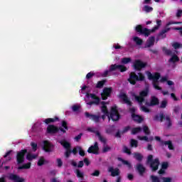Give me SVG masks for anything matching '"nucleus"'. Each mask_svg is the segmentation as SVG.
I'll return each mask as SVG.
<instances>
[{
    "label": "nucleus",
    "instance_id": "f257e3e1",
    "mask_svg": "<svg viewBox=\"0 0 182 182\" xmlns=\"http://www.w3.org/2000/svg\"><path fill=\"white\" fill-rule=\"evenodd\" d=\"M101 105H102L101 110L105 116H107L109 120L112 119V122H118V120H120V114L119 113V110H117V106L112 107L111 108L110 113L109 114L107 106H106L107 102L102 101L101 102Z\"/></svg>",
    "mask_w": 182,
    "mask_h": 182
},
{
    "label": "nucleus",
    "instance_id": "f03ea898",
    "mask_svg": "<svg viewBox=\"0 0 182 182\" xmlns=\"http://www.w3.org/2000/svg\"><path fill=\"white\" fill-rule=\"evenodd\" d=\"M147 96H149V89L147 88L141 91L139 95H136V94L133 95V97H134L136 102L141 106L140 110L144 113H150V109L147 108V107L143 105V103L146 102V97H147Z\"/></svg>",
    "mask_w": 182,
    "mask_h": 182
},
{
    "label": "nucleus",
    "instance_id": "7ed1b4c3",
    "mask_svg": "<svg viewBox=\"0 0 182 182\" xmlns=\"http://www.w3.org/2000/svg\"><path fill=\"white\" fill-rule=\"evenodd\" d=\"M160 26H161V20H156V26H155L153 28L149 29L147 28H143L142 25H137L135 28L136 32L140 33V35H144V36L148 37L151 35V33H154L156 31H159L160 29Z\"/></svg>",
    "mask_w": 182,
    "mask_h": 182
},
{
    "label": "nucleus",
    "instance_id": "20e7f679",
    "mask_svg": "<svg viewBox=\"0 0 182 182\" xmlns=\"http://www.w3.org/2000/svg\"><path fill=\"white\" fill-rule=\"evenodd\" d=\"M145 79L144 75L141 73H139L138 75H136V73L132 72L129 74V77L128 78L127 81L130 85L134 86L137 82H143Z\"/></svg>",
    "mask_w": 182,
    "mask_h": 182
},
{
    "label": "nucleus",
    "instance_id": "39448f33",
    "mask_svg": "<svg viewBox=\"0 0 182 182\" xmlns=\"http://www.w3.org/2000/svg\"><path fill=\"white\" fill-rule=\"evenodd\" d=\"M114 70H119L121 73L126 72L127 70V67L124 65L112 64L109 66V69L104 72L102 77H107V75H109L110 72H114Z\"/></svg>",
    "mask_w": 182,
    "mask_h": 182
},
{
    "label": "nucleus",
    "instance_id": "423d86ee",
    "mask_svg": "<svg viewBox=\"0 0 182 182\" xmlns=\"http://www.w3.org/2000/svg\"><path fill=\"white\" fill-rule=\"evenodd\" d=\"M146 162L149 164L151 171H157L159 170V166H160V160L159 158L153 159V155L150 154L147 157Z\"/></svg>",
    "mask_w": 182,
    "mask_h": 182
},
{
    "label": "nucleus",
    "instance_id": "0eeeda50",
    "mask_svg": "<svg viewBox=\"0 0 182 182\" xmlns=\"http://www.w3.org/2000/svg\"><path fill=\"white\" fill-rule=\"evenodd\" d=\"M154 120L155 122L160 121L161 122H163L164 120H166L167 124V127L170 128L171 126H173V124L171 123V118H170V115H165L164 113L160 112L159 116V114H156L154 117Z\"/></svg>",
    "mask_w": 182,
    "mask_h": 182
},
{
    "label": "nucleus",
    "instance_id": "6e6552de",
    "mask_svg": "<svg viewBox=\"0 0 182 182\" xmlns=\"http://www.w3.org/2000/svg\"><path fill=\"white\" fill-rule=\"evenodd\" d=\"M60 144H61V146L65 149V156L66 159H69L70 157V154H72V149H70L72 146L70 145V143L63 139L60 141Z\"/></svg>",
    "mask_w": 182,
    "mask_h": 182
},
{
    "label": "nucleus",
    "instance_id": "1a4fd4ad",
    "mask_svg": "<svg viewBox=\"0 0 182 182\" xmlns=\"http://www.w3.org/2000/svg\"><path fill=\"white\" fill-rule=\"evenodd\" d=\"M28 153V149H24L17 152L16 161L17 164H22L25 162V155Z\"/></svg>",
    "mask_w": 182,
    "mask_h": 182
},
{
    "label": "nucleus",
    "instance_id": "9d476101",
    "mask_svg": "<svg viewBox=\"0 0 182 182\" xmlns=\"http://www.w3.org/2000/svg\"><path fill=\"white\" fill-rule=\"evenodd\" d=\"M112 92H113L112 87H104L102 92L101 93V98L103 100H107V98L112 96Z\"/></svg>",
    "mask_w": 182,
    "mask_h": 182
},
{
    "label": "nucleus",
    "instance_id": "9b49d317",
    "mask_svg": "<svg viewBox=\"0 0 182 182\" xmlns=\"http://www.w3.org/2000/svg\"><path fill=\"white\" fill-rule=\"evenodd\" d=\"M160 105V100L157 98L156 96H151L150 99V102H146L145 105L148 107H154V106H159Z\"/></svg>",
    "mask_w": 182,
    "mask_h": 182
},
{
    "label": "nucleus",
    "instance_id": "f8f14e48",
    "mask_svg": "<svg viewBox=\"0 0 182 182\" xmlns=\"http://www.w3.org/2000/svg\"><path fill=\"white\" fill-rule=\"evenodd\" d=\"M147 64L146 63H143L140 60H136L134 63V68L135 70H141L143 68H146Z\"/></svg>",
    "mask_w": 182,
    "mask_h": 182
},
{
    "label": "nucleus",
    "instance_id": "ddd939ff",
    "mask_svg": "<svg viewBox=\"0 0 182 182\" xmlns=\"http://www.w3.org/2000/svg\"><path fill=\"white\" fill-rule=\"evenodd\" d=\"M118 97H119V99H122V100H123L125 105H127L128 106H130V107L133 106V102L130 101V100L129 99V97H127V95H126V93L124 92L119 93V95H118Z\"/></svg>",
    "mask_w": 182,
    "mask_h": 182
},
{
    "label": "nucleus",
    "instance_id": "4468645a",
    "mask_svg": "<svg viewBox=\"0 0 182 182\" xmlns=\"http://www.w3.org/2000/svg\"><path fill=\"white\" fill-rule=\"evenodd\" d=\"M85 114V117L90 119V120H92V122H95V123H99L100 122V115L90 114L87 112H86Z\"/></svg>",
    "mask_w": 182,
    "mask_h": 182
},
{
    "label": "nucleus",
    "instance_id": "2eb2a0df",
    "mask_svg": "<svg viewBox=\"0 0 182 182\" xmlns=\"http://www.w3.org/2000/svg\"><path fill=\"white\" fill-rule=\"evenodd\" d=\"M87 153L91 154H99V144L96 141L94 145L90 146L87 149Z\"/></svg>",
    "mask_w": 182,
    "mask_h": 182
},
{
    "label": "nucleus",
    "instance_id": "dca6fc26",
    "mask_svg": "<svg viewBox=\"0 0 182 182\" xmlns=\"http://www.w3.org/2000/svg\"><path fill=\"white\" fill-rule=\"evenodd\" d=\"M58 132H59V127L53 124H49L47 127L46 133H48V134H56V133H58Z\"/></svg>",
    "mask_w": 182,
    "mask_h": 182
},
{
    "label": "nucleus",
    "instance_id": "f3484780",
    "mask_svg": "<svg viewBox=\"0 0 182 182\" xmlns=\"http://www.w3.org/2000/svg\"><path fill=\"white\" fill-rule=\"evenodd\" d=\"M9 180L14 182H25V178H21L15 173H10L9 176Z\"/></svg>",
    "mask_w": 182,
    "mask_h": 182
},
{
    "label": "nucleus",
    "instance_id": "a211bd4d",
    "mask_svg": "<svg viewBox=\"0 0 182 182\" xmlns=\"http://www.w3.org/2000/svg\"><path fill=\"white\" fill-rule=\"evenodd\" d=\"M54 147L53 144H50L49 141H43V150L46 151V153L52 152V149Z\"/></svg>",
    "mask_w": 182,
    "mask_h": 182
},
{
    "label": "nucleus",
    "instance_id": "6ab92c4d",
    "mask_svg": "<svg viewBox=\"0 0 182 182\" xmlns=\"http://www.w3.org/2000/svg\"><path fill=\"white\" fill-rule=\"evenodd\" d=\"M161 77L160 73H155L154 75L151 74V73L148 72V79L149 80H153V82H159V79Z\"/></svg>",
    "mask_w": 182,
    "mask_h": 182
},
{
    "label": "nucleus",
    "instance_id": "aec40b11",
    "mask_svg": "<svg viewBox=\"0 0 182 182\" xmlns=\"http://www.w3.org/2000/svg\"><path fill=\"white\" fill-rule=\"evenodd\" d=\"M136 168L139 176L143 177V176H144V173H146V167H144V166H143V164H136Z\"/></svg>",
    "mask_w": 182,
    "mask_h": 182
},
{
    "label": "nucleus",
    "instance_id": "412c9836",
    "mask_svg": "<svg viewBox=\"0 0 182 182\" xmlns=\"http://www.w3.org/2000/svg\"><path fill=\"white\" fill-rule=\"evenodd\" d=\"M108 171L111 173L112 177H116L120 175V171L119 168H116L114 169L113 166H111L108 168Z\"/></svg>",
    "mask_w": 182,
    "mask_h": 182
},
{
    "label": "nucleus",
    "instance_id": "4be33fe9",
    "mask_svg": "<svg viewBox=\"0 0 182 182\" xmlns=\"http://www.w3.org/2000/svg\"><path fill=\"white\" fill-rule=\"evenodd\" d=\"M154 42H156V37L154 36L149 37L146 41L145 48H151V46H154Z\"/></svg>",
    "mask_w": 182,
    "mask_h": 182
},
{
    "label": "nucleus",
    "instance_id": "5701e85b",
    "mask_svg": "<svg viewBox=\"0 0 182 182\" xmlns=\"http://www.w3.org/2000/svg\"><path fill=\"white\" fill-rule=\"evenodd\" d=\"M171 28H167L166 27L164 29H163L161 31H160L158 34V38H161V39H165V38H167V32L170 31Z\"/></svg>",
    "mask_w": 182,
    "mask_h": 182
},
{
    "label": "nucleus",
    "instance_id": "b1692460",
    "mask_svg": "<svg viewBox=\"0 0 182 182\" xmlns=\"http://www.w3.org/2000/svg\"><path fill=\"white\" fill-rule=\"evenodd\" d=\"M43 122L46 124H50V123H55V122H59V117H55L54 118H47Z\"/></svg>",
    "mask_w": 182,
    "mask_h": 182
},
{
    "label": "nucleus",
    "instance_id": "393cba45",
    "mask_svg": "<svg viewBox=\"0 0 182 182\" xmlns=\"http://www.w3.org/2000/svg\"><path fill=\"white\" fill-rule=\"evenodd\" d=\"M87 97H91L94 100V102H98V104H100V98L97 96H96V94H92V93H87L86 94Z\"/></svg>",
    "mask_w": 182,
    "mask_h": 182
},
{
    "label": "nucleus",
    "instance_id": "a878e982",
    "mask_svg": "<svg viewBox=\"0 0 182 182\" xmlns=\"http://www.w3.org/2000/svg\"><path fill=\"white\" fill-rule=\"evenodd\" d=\"M176 62H180V58L176 54H173L171 58L168 60L169 63H176Z\"/></svg>",
    "mask_w": 182,
    "mask_h": 182
},
{
    "label": "nucleus",
    "instance_id": "bb28decb",
    "mask_svg": "<svg viewBox=\"0 0 182 182\" xmlns=\"http://www.w3.org/2000/svg\"><path fill=\"white\" fill-rule=\"evenodd\" d=\"M133 156H134V159H136L137 161H139V162L143 161L144 156L141 154L139 152H134L133 154Z\"/></svg>",
    "mask_w": 182,
    "mask_h": 182
},
{
    "label": "nucleus",
    "instance_id": "cd10ccee",
    "mask_svg": "<svg viewBox=\"0 0 182 182\" xmlns=\"http://www.w3.org/2000/svg\"><path fill=\"white\" fill-rule=\"evenodd\" d=\"M132 118L134 120V122H136V123H141V122H143V117L136 114H133L132 116Z\"/></svg>",
    "mask_w": 182,
    "mask_h": 182
},
{
    "label": "nucleus",
    "instance_id": "c85d7f7f",
    "mask_svg": "<svg viewBox=\"0 0 182 182\" xmlns=\"http://www.w3.org/2000/svg\"><path fill=\"white\" fill-rule=\"evenodd\" d=\"M75 174L77 178H81V180H85V173L80 171V169H75Z\"/></svg>",
    "mask_w": 182,
    "mask_h": 182
},
{
    "label": "nucleus",
    "instance_id": "c756f323",
    "mask_svg": "<svg viewBox=\"0 0 182 182\" xmlns=\"http://www.w3.org/2000/svg\"><path fill=\"white\" fill-rule=\"evenodd\" d=\"M107 80H102L100 81H98L95 87L97 89H102V87H103L106 83Z\"/></svg>",
    "mask_w": 182,
    "mask_h": 182
},
{
    "label": "nucleus",
    "instance_id": "7c9ffc66",
    "mask_svg": "<svg viewBox=\"0 0 182 182\" xmlns=\"http://www.w3.org/2000/svg\"><path fill=\"white\" fill-rule=\"evenodd\" d=\"M164 143V146H168L169 150H174V146L173 145V142L171 141H165Z\"/></svg>",
    "mask_w": 182,
    "mask_h": 182
},
{
    "label": "nucleus",
    "instance_id": "2f4dec72",
    "mask_svg": "<svg viewBox=\"0 0 182 182\" xmlns=\"http://www.w3.org/2000/svg\"><path fill=\"white\" fill-rule=\"evenodd\" d=\"M133 41L139 46L143 45V40L137 36L134 37Z\"/></svg>",
    "mask_w": 182,
    "mask_h": 182
},
{
    "label": "nucleus",
    "instance_id": "473e14b6",
    "mask_svg": "<svg viewBox=\"0 0 182 182\" xmlns=\"http://www.w3.org/2000/svg\"><path fill=\"white\" fill-rule=\"evenodd\" d=\"M162 50H163L164 53L165 55H166V56H170V55H173V51H171V50L168 49L166 47L162 48Z\"/></svg>",
    "mask_w": 182,
    "mask_h": 182
},
{
    "label": "nucleus",
    "instance_id": "72a5a7b5",
    "mask_svg": "<svg viewBox=\"0 0 182 182\" xmlns=\"http://www.w3.org/2000/svg\"><path fill=\"white\" fill-rule=\"evenodd\" d=\"M31 168V162L23 164V166H18V170H28Z\"/></svg>",
    "mask_w": 182,
    "mask_h": 182
},
{
    "label": "nucleus",
    "instance_id": "f704fd0d",
    "mask_svg": "<svg viewBox=\"0 0 182 182\" xmlns=\"http://www.w3.org/2000/svg\"><path fill=\"white\" fill-rule=\"evenodd\" d=\"M38 157L36 154H32L31 153L27 154L26 159L28 160V161H32V160L36 159Z\"/></svg>",
    "mask_w": 182,
    "mask_h": 182
},
{
    "label": "nucleus",
    "instance_id": "c9c22d12",
    "mask_svg": "<svg viewBox=\"0 0 182 182\" xmlns=\"http://www.w3.org/2000/svg\"><path fill=\"white\" fill-rule=\"evenodd\" d=\"M141 130H143V129L140 127L133 128L132 129V134H137V133H140V132H141Z\"/></svg>",
    "mask_w": 182,
    "mask_h": 182
},
{
    "label": "nucleus",
    "instance_id": "e433bc0d",
    "mask_svg": "<svg viewBox=\"0 0 182 182\" xmlns=\"http://www.w3.org/2000/svg\"><path fill=\"white\" fill-rule=\"evenodd\" d=\"M119 161H122V164H124V166H127L129 168L132 167V164H130V162H129L128 161H126L122 158H119Z\"/></svg>",
    "mask_w": 182,
    "mask_h": 182
},
{
    "label": "nucleus",
    "instance_id": "4c0bfd02",
    "mask_svg": "<svg viewBox=\"0 0 182 182\" xmlns=\"http://www.w3.org/2000/svg\"><path fill=\"white\" fill-rule=\"evenodd\" d=\"M130 146L131 147H137L139 146V141L136 139H132L130 141Z\"/></svg>",
    "mask_w": 182,
    "mask_h": 182
},
{
    "label": "nucleus",
    "instance_id": "58836bf2",
    "mask_svg": "<svg viewBox=\"0 0 182 182\" xmlns=\"http://www.w3.org/2000/svg\"><path fill=\"white\" fill-rule=\"evenodd\" d=\"M43 164H45V158L43 156H41L37 163V166H38V167H41Z\"/></svg>",
    "mask_w": 182,
    "mask_h": 182
},
{
    "label": "nucleus",
    "instance_id": "ea45409f",
    "mask_svg": "<svg viewBox=\"0 0 182 182\" xmlns=\"http://www.w3.org/2000/svg\"><path fill=\"white\" fill-rule=\"evenodd\" d=\"M113 132H114V125H111V126H109V128H107L106 129V133L107 134H112V133H113Z\"/></svg>",
    "mask_w": 182,
    "mask_h": 182
},
{
    "label": "nucleus",
    "instance_id": "a19ab883",
    "mask_svg": "<svg viewBox=\"0 0 182 182\" xmlns=\"http://www.w3.org/2000/svg\"><path fill=\"white\" fill-rule=\"evenodd\" d=\"M167 100H164L161 102V105L159 106L160 109H166L167 107Z\"/></svg>",
    "mask_w": 182,
    "mask_h": 182
},
{
    "label": "nucleus",
    "instance_id": "79ce46f5",
    "mask_svg": "<svg viewBox=\"0 0 182 182\" xmlns=\"http://www.w3.org/2000/svg\"><path fill=\"white\" fill-rule=\"evenodd\" d=\"M122 63L124 65H127V63H130L132 62V58H124L121 60Z\"/></svg>",
    "mask_w": 182,
    "mask_h": 182
},
{
    "label": "nucleus",
    "instance_id": "37998d69",
    "mask_svg": "<svg viewBox=\"0 0 182 182\" xmlns=\"http://www.w3.org/2000/svg\"><path fill=\"white\" fill-rule=\"evenodd\" d=\"M172 46L173 47V49H181L182 48V44L178 42H175L172 44Z\"/></svg>",
    "mask_w": 182,
    "mask_h": 182
},
{
    "label": "nucleus",
    "instance_id": "c03bdc74",
    "mask_svg": "<svg viewBox=\"0 0 182 182\" xmlns=\"http://www.w3.org/2000/svg\"><path fill=\"white\" fill-rule=\"evenodd\" d=\"M123 151L124 153H126V154H129V156L132 154V151H130V149H129L126 145L123 146Z\"/></svg>",
    "mask_w": 182,
    "mask_h": 182
},
{
    "label": "nucleus",
    "instance_id": "a18cd8bd",
    "mask_svg": "<svg viewBox=\"0 0 182 182\" xmlns=\"http://www.w3.org/2000/svg\"><path fill=\"white\" fill-rule=\"evenodd\" d=\"M143 132L146 136H149V134H150V129H149V127H147L146 125L144 126Z\"/></svg>",
    "mask_w": 182,
    "mask_h": 182
},
{
    "label": "nucleus",
    "instance_id": "49530a36",
    "mask_svg": "<svg viewBox=\"0 0 182 182\" xmlns=\"http://www.w3.org/2000/svg\"><path fill=\"white\" fill-rule=\"evenodd\" d=\"M151 178L152 182H161L160 181V178L154 175H151Z\"/></svg>",
    "mask_w": 182,
    "mask_h": 182
},
{
    "label": "nucleus",
    "instance_id": "de8ad7c7",
    "mask_svg": "<svg viewBox=\"0 0 182 182\" xmlns=\"http://www.w3.org/2000/svg\"><path fill=\"white\" fill-rule=\"evenodd\" d=\"M62 127L66 130H69V127H68V122L65 120H63L61 122Z\"/></svg>",
    "mask_w": 182,
    "mask_h": 182
},
{
    "label": "nucleus",
    "instance_id": "09e8293b",
    "mask_svg": "<svg viewBox=\"0 0 182 182\" xmlns=\"http://www.w3.org/2000/svg\"><path fill=\"white\" fill-rule=\"evenodd\" d=\"M180 22L178 21H169L168 23H166V28H168L170 25H178Z\"/></svg>",
    "mask_w": 182,
    "mask_h": 182
},
{
    "label": "nucleus",
    "instance_id": "8fccbe9b",
    "mask_svg": "<svg viewBox=\"0 0 182 182\" xmlns=\"http://www.w3.org/2000/svg\"><path fill=\"white\" fill-rule=\"evenodd\" d=\"M91 176H92V177H99V176H100V171L99 170L94 171V172L91 173Z\"/></svg>",
    "mask_w": 182,
    "mask_h": 182
},
{
    "label": "nucleus",
    "instance_id": "3c124183",
    "mask_svg": "<svg viewBox=\"0 0 182 182\" xmlns=\"http://www.w3.org/2000/svg\"><path fill=\"white\" fill-rule=\"evenodd\" d=\"M31 146L33 151H36V150H38V144H36L35 142H31Z\"/></svg>",
    "mask_w": 182,
    "mask_h": 182
},
{
    "label": "nucleus",
    "instance_id": "603ef678",
    "mask_svg": "<svg viewBox=\"0 0 182 182\" xmlns=\"http://www.w3.org/2000/svg\"><path fill=\"white\" fill-rule=\"evenodd\" d=\"M153 85L156 90H161V87L159 86V82H154Z\"/></svg>",
    "mask_w": 182,
    "mask_h": 182
},
{
    "label": "nucleus",
    "instance_id": "864d4df0",
    "mask_svg": "<svg viewBox=\"0 0 182 182\" xmlns=\"http://www.w3.org/2000/svg\"><path fill=\"white\" fill-rule=\"evenodd\" d=\"M144 9L145 12H148V13L151 12V11H153V8L147 5L144 6Z\"/></svg>",
    "mask_w": 182,
    "mask_h": 182
},
{
    "label": "nucleus",
    "instance_id": "5fc2aeb1",
    "mask_svg": "<svg viewBox=\"0 0 182 182\" xmlns=\"http://www.w3.org/2000/svg\"><path fill=\"white\" fill-rule=\"evenodd\" d=\"M78 151L80 156H81L82 157H85V151H83V149L80 146H78Z\"/></svg>",
    "mask_w": 182,
    "mask_h": 182
},
{
    "label": "nucleus",
    "instance_id": "6e6d98bb",
    "mask_svg": "<svg viewBox=\"0 0 182 182\" xmlns=\"http://www.w3.org/2000/svg\"><path fill=\"white\" fill-rule=\"evenodd\" d=\"M83 136V133H80L77 136H75L74 139L75 141H80Z\"/></svg>",
    "mask_w": 182,
    "mask_h": 182
},
{
    "label": "nucleus",
    "instance_id": "4d7b16f0",
    "mask_svg": "<svg viewBox=\"0 0 182 182\" xmlns=\"http://www.w3.org/2000/svg\"><path fill=\"white\" fill-rule=\"evenodd\" d=\"M155 140H156V141H160L161 146H164V142L166 141L161 140V138H160V136H155Z\"/></svg>",
    "mask_w": 182,
    "mask_h": 182
},
{
    "label": "nucleus",
    "instance_id": "13d9d810",
    "mask_svg": "<svg viewBox=\"0 0 182 182\" xmlns=\"http://www.w3.org/2000/svg\"><path fill=\"white\" fill-rule=\"evenodd\" d=\"M72 109L73 112H78V110L80 109V105H73Z\"/></svg>",
    "mask_w": 182,
    "mask_h": 182
},
{
    "label": "nucleus",
    "instance_id": "bf43d9fd",
    "mask_svg": "<svg viewBox=\"0 0 182 182\" xmlns=\"http://www.w3.org/2000/svg\"><path fill=\"white\" fill-rule=\"evenodd\" d=\"M56 161H57L58 167L60 168V167H62V166H63V162L62 161V159H57Z\"/></svg>",
    "mask_w": 182,
    "mask_h": 182
},
{
    "label": "nucleus",
    "instance_id": "052dcab7",
    "mask_svg": "<svg viewBox=\"0 0 182 182\" xmlns=\"http://www.w3.org/2000/svg\"><path fill=\"white\" fill-rule=\"evenodd\" d=\"M161 168L164 170H166V168H168V162H163L161 164Z\"/></svg>",
    "mask_w": 182,
    "mask_h": 182
},
{
    "label": "nucleus",
    "instance_id": "680f3d73",
    "mask_svg": "<svg viewBox=\"0 0 182 182\" xmlns=\"http://www.w3.org/2000/svg\"><path fill=\"white\" fill-rule=\"evenodd\" d=\"M79 146L74 147L73 150H71V153L74 154V156H76L77 154V151H79Z\"/></svg>",
    "mask_w": 182,
    "mask_h": 182
},
{
    "label": "nucleus",
    "instance_id": "e2e57ef3",
    "mask_svg": "<svg viewBox=\"0 0 182 182\" xmlns=\"http://www.w3.org/2000/svg\"><path fill=\"white\" fill-rule=\"evenodd\" d=\"M99 140L104 144H106V143L107 142V139H106V138L103 137L102 136L99 137Z\"/></svg>",
    "mask_w": 182,
    "mask_h": 182
},
{
    "label": "nucleus",
    "instance_id": "0e129e2a",
    "mask_svg": "<svg viewBox=\"0 0 182 182\" xmlns=\"http://www.w3.org/2000/svg\"><path fill=\"white\" fill-rule=\"evenodd\" d=\"M111 149L112 148H110L109 146H104V148L102 149V153H107V151H110Z\"/></svg>",
    "mask_w": 182,
    "mask_h": 182
},
{
    "label": "nucleus",
    "instance_id": "69168bd1",
    "mask_svg": "<svg viewBox=\"0 0 182 182\" xmlns=\"http://www.w3.org/2000/svg\"><path fill=\"white\" fill-rule=\"evenodd\" d=\"M95 75V73L90 72L88 73L86 75V79H87L89 80V79H92V77H93V75Z\"/></svg>",
    "mask_w": 182,
    "mask_h": 182
},
{
    "label": "nucleus",
    "instance_id": "338daca9",
    "mask_svg": "<svg viewBox=\"0 0 182 182\" xmlns=\"http://www.w3.org/2000/svg\"><path fill=\"white\" fill-rule=\"evenodd\" d=\"M163 182H171V178L170 177H162Z\"/></svg>",
    "mask_w": 182,
    "mask_h": 182
},
{
    "label": "nucleus",
    "instance_id": "774afa93",
    "mask_svg": "<svg viewBox=\"0 0 182 182\" xmlns=\"http://www.w3.org/2000/svg\"><path fill=\"white\" fill-rule=\"evenodd\" d=\"M83 163H85V166H90V161H89V159L85 158L83 160Z\"/></svg>",
    "mask_w": 182,
    "mask_h": 182
}]
</instances>
